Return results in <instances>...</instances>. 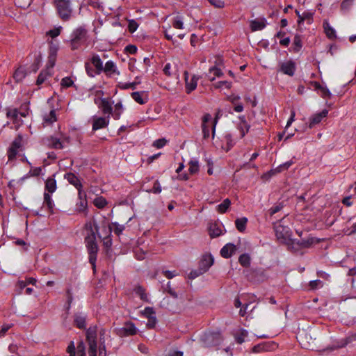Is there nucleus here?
I'll return each mask as SVG.
<instances>
[{
  "mask_svg": "<svg viewBox=\"0 0 356 356\" xmlns=\"http://www.w3.org/2000/svg\"><path fill=\"white\" fill-rule=\"evenodd\" d=\"M27 72L23 66H19L14 72L13 78L17 82L22 81L26 76Z\"/></svg>",
  "mask_w": 356,
  "mask_h": 356,
  "instance_id": "bb28decb",
  "label": "nucleus"
},
{
  "mask_svg": "<svg viewBox=\"0 0 356 356\" xmlns=\"http://www.w3.org/2000/svg\"><path fill=\"white\" fill-rule=\"evenodd\" d=\"M123 111V106L121 102H118L115 106V111H113V117L115 120H119Z\"/></svg>",
  "mask_w": 356,
  "mask_h": 356,
  "instance_id": "79ce46f5",
  "label": "nucleus"
},
{
  "mask_svg": "<svg viewBox=\"0 0 356 356\" xmlns=\"http://www.w3.org/2000/svg\"><path fill=\"white\" fill-rule=\"evenodd\" d=\"M212 72H213L214 76L211 77L209 75H208L209 79L211 81H213L215 80V76L221 77L223 76V73H222V70L216 66L212 67L209 69V74H211Z\"/></svg>",
  "mask_w": 356,
  "mask_h": 356,
  "instance_id": "a18cd8bd",
  "label": "nucleus"
},
{
  "mask_svg": "<svg viewBox=\"0 0 356 356\" xmlns=\"http://www.w3.org/2000/svg\"><path fill=\"white\" fill-rule=\"evenodd\" d=\"M56 181L53 177H49L45 181V190L49 193H53L56 190Z\"/></svg>",
  "mask_w": 356,
  "mask_h": 356,
  "instance_id": "7c9ffc66",
  "label": "nucleus"
},
{
  "mask_svg": "<svg viewBox=\"0 0 356 356\" xmlns=\"http://www.w3.org/2000/svg\"><path fill=\"white\" fill-rule=\"evenodd\" d=\"M101 103L99 105V108L102 109L104 114H107L108 116L113 113V107L111 104L109 102L107 98H102L100 99Z\"/></svg>",
  "mask_w": 356,
  "mask_h": 356,
  "instance_id": "412c9836",
  "label": "nucleus"
},
{
  "mask_svg": "<svg viewBox=\"0 0 356 356\" xmlns=\"http://www.w3.org/2000/svg\"><path fill=\"white\" fill-rule=\"evenodd\" d=\"M353 341H356V334L337 341V345L334 347H332L330 349L334 350L336 348H343L348 344L352 343Z\"/></svg>",
  "mask_w": 356,
  "mask_h": 356,
  "instance_id": "5701e85b",
  "label": "nucleus"
},
{
  "mask_svg": "<svg viewBox=\"0 0 356 356\" xmlns=\"http://www.w3.org/2000/svg\"><path fill=\"white\" fill-rule=\"evenodd\" d=\"M248 218L246 217L238 218L235 220L236 229L240 232H243L246 229Z\"/></svg>",
  "mask_w": 356,
  "mask_h": 356,
  "instance_id": "473e14b6",
  "label": "nucleus"
},
{
  "mask_svg": "<svg viewBox=\"0 0 356 356\" xmlns=\"http://www.w3.org/2000/svg\"><path fill=\"white\" fill-rule=\"evenodd\" d=\"M323 284V282L320 280H312L309 283V286L312 290H315L318 288L322 287Z\"/></svg>",
  "mask_w": 356,
  "mask_h": 356,
  "instance_id": "774afa93",
  "label": "nucleus"
},
{
  "mask_svg": "<svg viewBox=\"0 0 356 356\" xmlns=\"http://www.w3.org/2000/svg\"><path fill=\"white\" fill-rule=\"evenodd\" d=\"M141 314L143 316L146 317L147 318L149 316H152L155 315L156 312L153 307H147L145 308V309L141 312Z\"/></svg>",
  "mask_w": 356,
  "mask_h": 356,
  "instance_id": "0e129e2a",
  "label": "nucleus"
},
{
  "mask_svg": "<svg viewBox=\"0 0 356 356\" xmlns=\"http://www.w3.org/2000/svg\"><path fill=\"white\" fill-rule=\"evenodd\" d=\"M19 111L17 108L8 109L6 113L8 118L11 119L13 122H15L18 119Z\"/></svg>",
  "mask_w": 356,
  "mask_h": 356,
  "instance_id": "864d4df0",
  "label": "nucleus"
},
{
  "mask_svg": "<svg viewBox=\"0 0 356 356\" xmlns=\"http://www.w3.org/2000/svg\"><path fill=\"white\" fill-rule=\"evenodd\" d=\"M84 240L88 253L89 263L92 265V269L95 272L96 270V261L97 252L99 251L96 237L92 238L89 236H86Z\"/></svg>",
  "mask_w": 356,
  "mask_h": 356,
  "instance_id": "7ed1b4c3",
  "label": "nucleus"
},
{
  "mask_svg": "<svg viewBox=\"0 0 356 356\" xmlns=\"http://www.w3.org/2000/svg\"><path fill=\"white\" fill-rule=\"evenodd\" d=\"M296 67L293 60H289L281 64L280 70L285 74L292 76L295 74Z\"/></svg>",
  "mask_w": 356,
  "mask_h": 356,
  "instance_id": "dca6fc26",
  "label": "nucleus"
},
{
  "mask_svg": "<svg viewBox=\"0 0 356 356\" xmlns=\"http://www.w3.org/2000/svg\"><path fill=\"white\" fill-rule=\"evenodd\" d=\"M134 291L140 297L141 300L145 302H149L147 294L145 292V289L143 286L138 284L135 286Z\"/></svg>",
  "mask_w": 356,
  "mask_h": 356,
  "instance_id": "393cba45",
  "label": "nucleus"
},
{
  "mask_svg": "<svg viewBox=\"0 0 356 356\" xmlns=\"http://www.w3.org/2000/svg\"><path fill=\"white\" fill-rule=\"evenodd\" d=\"M184 80H185V88L186 92L187 94H190L192 91H193L197 88V81L199 77L196 76H193L191 79L188 80V72L185 71L184 73Z\"/></svg>",
  "mask_w": 356,
  "mask_h": 356,
  "instance_id": "f8f14e48",
  "label": "nucleus"
},
{
  "mask_svg": "<svg viewBox=\"0 0 356 356\" xmlns=\"http://www.w3.org/2000/svg\"><path fill=\"white\" fill-rule=\"evenodd\" d=\"M274 229L278 240H282L284 243L291 240L292 232L288 227L278 225H275Z\"/></svg>",
  "mask_w": 356,
  "mask_h": 356,
  "instance_id": "1a4fd4ad",
  "label": "nucleus"
},
{
  "mask_svg": "<svg viewBox=\"0 0 356 356\" xmlns=\"http://www.w3.org/2000/svg\"><path fill=\"white\" fill-rule=\"evenodd\" d=\"M213 86L217 89L221 88L223 86L227 89H230L232 88V83L227 81H220L213 84Z\"/></svg>",
  "mask_w": 356,
  "mask_h": 356,
  "instance_id": "e2e57ef3",
  "label": "nucleus"
},
{
  "mask_svg": "<svg viewBox=\"0 0 356 356\" xmlns=\"http://www.w3.org/2000/svg\"><path fill=\"white\" fill-rule=\"evenodd\" d=\"M327 113L328 111L327 109H324L321 112L313 115L309 118L308 127L309 129H312L315 125L319 124L322 121L323 118L327 115Z\"/></svg>",
  "mask_w": 356,
  "mask_h": 356,
  "instance_id": "2eb2a0df",
  "label": "nucleus"
},
{
  "mask_svg": "<svg viewBox=\"0 0 356 356\" xmlns=\"http://www.w3.org/2000/svg\"><path fill=\"white\" fill-rule=\"evenodd\" d=\"M42 172V169L40 167H37V168H35L33 169H31L29 172L25 176H24L23 177H22L19 181H23L24 179H27L28 177H29V176H33V177H38L40 175Z\"/></svg>",
  "mask_w": 356,
  "mask_h": 356,
  "instance_id": "c03bdc74",
  "label": "nucleus"
},
{
  "mask_svg": "<svg viewBox=\"0 0 356 356\" xmlns=\"http://www.w3.org/2000/svg\"><path fill=\"white\" fill-rule=\"evenodd\" d=\"M60 86L63 88H69L74 86V81L70 77H65L62 79Z\"/></svg>",
  "mask_w": 356,
  "mask_h": 356,
  "instance_id": "680f3d73",
  "label": "nucleus"
},
{
  "mask_svg": "<svg viewBox=\"0 0 356 356\" xmlns=\"http://www.w3.org/2000/svg\"><path fill=\"white\" fill-rule=\"evenodd\" d=\"M164 292L168 293L171 297L175 299L178 298L177 293L171 287L170 282H168L164 288Z\"/></svg>",
  "mask_w": 356,
  "mask_h": 356,
  "instance_id": "4d7b16f0",
  "label": "nucleus"
},
{
  "mask_svg": "<svg viewBox=\"0 0 356 356\" xmlns=\"http://www.w3.org/2000/svg\"><path fill=\"white\" fill-rule=\"evenodd\" d=\"M54 5L56 9L58 17L63 21H68L72 15L71 0H54Z\"/></svg>",
  "mask_w": 356,
  "mask_h": 356,
  "instance_id": "f03ea898",
  "label": "nucleus"
},
{
  "mask_svg": "<svg viewBox=\"0 0 356 356\" xmlns=\"http://www.w3.org/2000/svg\"><path fill=\"white\" fill-rule=\"evenodd\" d=\"M86 316L81 313H76L74 315V325L79 329H86Z\"/></svg>",
  "mask_w": 356,
  "mask_h": 356,
  "instance_id": "6ab92c4d",
  "label": "nucleus"
},
{
  "mask_svg": "<svg viewBox=\"0 0 356 356\" xmlns=\"http://www.w3.org/2000/svg\"><path fill=\"white\" fill-rule=\"evenodd\" d=\"M239 119L241 120V123L238 125V129L241 131V138H243L245 136V134L248 132L250 126L246 122L245 117L244 115L240 116Z\"/></svg>",
  "mask_w": 356,
  "mask_h": 356,
  "instance_id": "a878e982",
  "label": "nucleus"
},
{
  "mask_svg": "<svg viewBox=\"0 0 356 356\" xmlns=\"http://www.w3.org/2000/svg\"><path fill=\"white\" fill-rule=\"evenodd\" d=\"M42 60V56L41 52H38L37 55L35 56L34 61L30 66L31 72L35 73L40 67L41 63Z\"/></svg>",
  "mask_w": 356,
  "mask_h": 356,
  "instance_id": "cd10ccee",
  "label": "nucleus"
},
{
  "mask_svg": "<svg viewBox=\"0 0 356 356\" xmlns=\"http://www.w3.org/2000/svg\"><path fill=\"white\" fill-rule=\"evenodd\" d=\"M293 51L299 52L302 47V37L300 35L296 34L293 38Z\"/></svg>",
  "mask_w": 356,
  "mask_h": 356,
  "instance_id": "a19ab883",
  "label": "nucleus"
},
{
  "mask_svg": "<svg viewBox=\"0 0 356 356\" xmlns=\"http://www.w3.org/2000/svg\"><path fill=\"white\" fill-rule=\"evenodd\" d=\"M57 120L55 110H51L48 115L44 117V122L51 124Z\"/></svg>",
  "mask_w": 356,
  "mask_h": 356,
  "instance_id": "603ef678",
  "label": "nucleus"
},
{
  "mask_svg": "<svg viewBox=\"0 0 356 356\" xmlns=\"http://www.w3.org/2000/svg\"><path fill=\"white\" fill-rule=\"evenodd\" d=\"M97 326L90 327L86 331V341L89 346V356H97Z\"/></svg>",
  "mask_w": 356,
  "mask_h": 356,
  "instance_id": "20e7f679",
  "label": "nucleus"
},
{
  "mask_svg": "<svg viewBox=\"0 0 356 356\" xmlns=\"http://www.w3.org/2000/svg\"><path fill=\"white\" fill-rule=\"evenodd\" d=\"M84 229L88 232L86 236L94 238L97 236L99 238H102V236L99 233V227L94 218L85 224Z\"/></svg>",
  "mask_w": 356,
  "mask_h": 356,
  "instance_id": "6e6552de",
  "label": "nucleus"
},
{
  "mask_svg": "<svg viewBox=\"0 0 356 356\" xmlns=\"http://www.w3.org/2000/svg\"><path fill=\"white\" fill-rule=\"evenodd\" d=\"M109 124V116L107 117H93L92 131H97L100 129L106 128Z\"/></svg>",
  "mask_w": 356,
  "mask_h": 356,
  "instance_id": "ddd939ff",
  "label": "nucleus"
},
{
  "mask_svg": "<svg viewBox=\"0 0 356 356\" xmlns=\"http://www.w3.org/2000/svg\"><path fill=\"white\" fill-rule=\"evenodd\" d=\"M103 245L106 249V254H108L111 251V248L112 246V238L111 236H104L102 238Z\"/></svg>",
  "mask_w": 356,
  "mask_h": 356,
  "instance_id": "37998d69",
  "label": "nucleus"
},
{
  "mask_svg": "<svg viewBox=\"0 0 356 356\" xmlns=\"http://www.w3.org/2000/svg\"><path fill=\"white\" fill-rule=\"evenodd\" d=\"M231 205V201L229 198L225 199L222 203L218 205L217 211L220 213H225L227 212L228 208Z\"/></svg>",
  "mask_w": 356,
  "mask_h": 356,
  "instance_id": "4c0bfd02",
  "label": "nucleus"
},
{
  "mask_svg": "<svg viewBox=\"0 0 356 356\" xmlns=\"http://www.w3.org/2000/svg\"><path fill=\"white\" fill-rule=\"evenodd\" d=\"M204 340L207 346H216L221 343L222 337L220 332H209L204 334Z\"/></svg>",
  "mask_w": 356,
  "mask_h": 356,
  "instance_id": "9b49d317",
  "label": "nucleus"
},
{
  "mask_svg": "<svg viewBox=\"0 0 356 356\" xmlns=\"http://www.w3.org/2000/svg\"><path fill=\"white\" fill-rule=\"evenodd\" d=\"M62 27L59 26L57 28H54L53 29L49 30L47 34L49 35L51 38H54L58 36L60 34Z\"/></svg>",
  "mask_w": 356,
  "mask_h": 356,
  "instance_id": "338daca9",
  "label": "nucleus"
},
{
  "mask_svg": "<svg viewBox=\"0 0 356 356\" xmlns=\"http://www.w3.org/2000/svg\"><path fill=\"white\" fill-rule=\"evenodd\" d=\"M145 91L133 92L131 94V97L138 104H145L147 102V97L144 99L143 95H145Z\"/></svg>",
  "mask_w": 356,
  "mask_h": 356,
  "instance_id": "f704fd0d",
  "label": "nucleus"
},
{
  "mask_svg": "<svg viewBox=\"0 0 356 356\" xmlns=\"http://www.w3.org/2000/svg\"><path fill=\"white\" fill-rule=\"evenodd\" d=\"M66 294H67V302H66V305H65V310H66V314H68L69 311L71 307V304L73 300V297H72V294L70 289H67Z\"/></svg>",
  "mask_w": 356,
  "mask_h": 356,
  "instance_id": "3c124183",
  "label": "nucleus"
},
{
  "mask_svg": "<svg viewBox=\"0 0 356 356\" xmlns=\"http://www.w3.org/2000/svg\"><path fill=\"white\" fill-rule=\"evenodd\" d=\"M318 242L319 240L311 236L307 239L297 240L296 245H298L302 250L303 248H309L314 243H318Z\"/></svg>",
  "mask_w": 356,
  "mask_h": 356,
  "instance_id": "4be33fe9",
  "label": "nucleus"
},
{
  "mask_svg": "<svg viewBox=\"0 0 356 356\" xmlns=\"http://www.w3.org/2000/svg\"><path fill=\"white\" fill-rule=\"evenodd\" d=\"M103 71L108 75L111 73H115L120 74V72L117 70L115 63L111 61H107L105 64Z\"/></svg>",
  "mask_w": 356,
  "mask_h": 356,
  "instance_id": "72a5a7b5",
  "label": "nucleus"
},
{
  "mask_svg": "<svg viewBox=\"0 0 356 356\" xmlns=\"http://www.w3.org/2000/svg\"><path fill=\"white\" fill-rule=\"evenodd\" d=\"M85 68L87 74L90 77H94L95 75L98 74L96 73V70L94 69L91 64L88 62H86L85 63Z\"/></svg>",
  "mask_w": 356,
  "mask_h": 356,
  "instance_id": "bf43d9fd",
  "label": "nucleus"
},
{
  "mask_svg": "<svg viewBox=\"0 0 356 356\" xmlns=\"http://www.w3.org/2000/svg\"><path fill=\"white\" fill-rule=\"evenodd\" d=\"M209 236L215 238L222 234V230L217 223H211L209 227Z\"/></svg>",
  "mask_w": 356,
  "mask_h": 356,
  "instance_id": "c85d7f7f",
  "label": "nucleus"
},
{
  "mask_svg": "<svg viewBox=\"0 0 356 356\" xmlns=\"http://www.w3.org/2000/svg\"><path fill=\"white\" fill-rule=\"evenodd\" d=\"M51 76V72H50V70H49L46 68L42 70L40 72V74L37 78L36 84L38 86L42 84L46 81L47 77Z\"/></svg>",
  "mask_w": 356,
  "mask_h": 356,
  "instance_id": "c756f323",
  "label": "nucleus"
},
{
  "mask_svg": "<svg viewBox=\"0 0 356 356\" xmlns=\"http://www.w3.org/2000/svg\"><path fill=\"white\" fill-rule=\"evenodd\" d=\"M145 191L148 193L159 194L161 192L162 189L159 180H156L152 188L145 189Z\"/></svg>",
  "mask_w": 356,
  "mask_h": 356,
  "instance_id": "09e8293b",
  "label": "nucleus"
},
{
  "mask_svg": "<svg viewBox=\"0 0 356 356\" xmlns=\"http://www.w3.org/2000/svg\"><path fill=\"white\" fill-rule=\"evenodd\" d=\"M116 334L120 337L135 335L137 333V328L131 321H127L124 326L115 330Z\"/></svg>",
  "mask_w": 356,
  "mask_h": 356,
  "instance_id": "0eeeda50",
  "label": "nucleus"
},
{
  "mask_svg": "<svg viewBox=\"0 0 356 356\" xmlns=\"http://www.w3.org/2000/svg\"><path fill=\"white\" fill-rule=\"evenodd\" d=\"M323 28L325 29V33L329 39L333 40L337 38L335 30L330 26L328 22H323Z\"/></svg>",
  "mask_w": 356,
  "mask_h": 356,
  "instance_id": "c9c22d12",
  "label": "nucleus"
},
{
  "mask_svg": "<svg viewBox=\"0 0 356 356\" xmlns=\"http://www.w3.org/2000/svg\"><path fill=\"white\" fill-rule=\"evenodd\" d=\"M214 259L211 254H206L202 256V258L199 262V268L206 273L209 268L213 264Z\"/></svg>",
  "mask_w": 356,
  "mask_h": 356,
  "instance_id": "4468645a",
  "label": "nucleus"
},
{
  "mask_svg": "<svg viewBox=\"0 0 356 356\" xmlns=\"http://www.w3.org/2000/svg\"><path fill=\"white\" fill-rule=\"evenodd\" d=\"M266 26V19L265 18L255 19L250 22V29L252 31H257L264 29Z\"/></svg>",
  "mask_w": 356,
  "mask_h": 356,
  "instance_id": "a211bd4d",
  "label": "nucleus"
},
{
  "mask_svg": "<svg viewBox=\"0 0 356 356\" xmlns=\"http://www.w3.org/2000/svg\"><path fill=\"white\" fill-rule=\"evenodd\" d=\"M102 232L105 234V236H111L112 232V226L105 220L103 221L102 225Z\"/></svg>",
  "mask_w": 356,
  "mask_h": 356,
  "instance_id": "5fc2aeb1",
  "label": "nucleus"
},
{
  "mask_svg": "<svg viewBox=\"0 0 356 356\" xmlns=\"http://www.w3.org/2000/svg\"><path fill=\"white\" fill-rule=\"evenodd\" d=\"M43 204L47 207V209L51 214L54 213V203L51 199V195L49 193H44Z\"/></svg>",
  "mask_w": 356,
  "mask_h": 356,
  "instance_id": "2f4dec72",
  "label": "nucleus"
},
{
  "mask_svg": "<svg viewBox=\"0 0 356 356\" xmlns=\"http://www.w3.org/2000/svg\"><path fill=\"white\" fill-rule=\"evenodd\" d=\"M23 149V136L22 134H18L8 149L7 155L8 161L15 160L17 154Z\"/></svg>",
  "mask_w": 356,
  "mask_h": 356,
  "instance_id": "423d86ee",
  "label": "nucleus"
},
{
  "mask_svg": "<svg viewBox=\"0 0 356 356\" xmlns=\"http://www.w3.org/2000/svg\"><path fill=\"white\" fill-rule=\"evenodd\" d=\"M47 140L49 142L48 145L54 149H61L63 148V145L60 142V139L57 138H54L53 136H50L47 138Z\"/></svg>",
  "mask_w": 356,
  "mask_h": 356,
  "instance_id": "e433bc0d",
  "label": "nucleus"
},
{
  "mask_svg": "<svg viewBox=\"0 0 356 356\" xmlns=\"http://www.w3.org/2000/svg\"><path fill=\"white\" fill-rule=\"evenodd\" d=\"M58 50V44L54 43L53 41H50L49 47L48 60L46 65V69L50 70V69L53 68L55 66Z\"/></svg>",
  "mask_w": 356,
  "mask_h": 356,
  "instance_id": "9d476101",
  "label": "nucleus"
},
{
  "mask_svg": "<svg viewBox=\"0 0 356 356\" xmlns=\"http://www.w3.org/2000/svg\"><path fill=\"white\" fill-rule=\"evenodd\" d=\"M112 229L113 228V232L117 236H120L123 230L124 229V226L122 225H120L118 222H114L111 223Z\"/></svg>",
  "mask_w": 356,
  "mask_h": 356,
  "instance_id": "6e6d98bb",
  "label": "nucleus"
},
{
  "mask_svg": "<svg viewBox=\"0 0 356 356\" xmlns=\"http://www.w3.org/2000/svg\"><path fill=\"white\" fill-rule=\"evenodd\" d=\"M88 31L85 26H81L73 31L70 40L72 51L78 49L87 40Z\"/></svg>",
  "mask_w": 356,
  "mask_h": 356,
  "instance_id": "f257e3e1",
  "label": "nucleus"
},
{
  "mask_svg": "<svg viewBox=\"0 0 356 356\" xmlns=\"http://www.w3.org/2000/svg\"><path fill=\"white\" fill-rule=\"evenodd\" d=\"M91 64L95 67L96 73L101 74L103 72V63L98 55H94L90 59Z\"/></svg>",
  "mask_w": 356,
  "mask_h": 356,
  "instance_id": "b1692460",
  "label": "nucleus"
},
{
  "mask_svg": "<svg viewBox=\"0 0 356 356\" xmlns=\"http://www.w3.org/2000/svg\"><path fill=\"white\" fill-rule=\"evenodd\" d=\"M296 243H297V240L292 239L291 238L290 241H285L284 243L287 245L288 249L290 251H291L293 253H297L300 250H301V249L298 245H296Z\"/></svg>",
  "mask_w": 356,
  "mask_h": 356,
  "instance_id": "58836bf2",
  "label": "nucleus"
},
{
  "mask_svg": "<svg viewBox=\"0 0 356 356\" xmlns=\"http://www.w3.org/2000/svg\"><path fill=\"white\" fill-rule=\"evenodd\" d=\"M247 335L248 331L245 330H241L240 333L236 334L235 340L238 343L241 344L244 342V339Z\"/></svg>",
  "mask_w": 356,
  "mask_h": 356,
  "instance_id": "13d9d810",
  "label": "nucleus"
},
{
  "mask_svg": "<svg viewBox=\"0 0 356 356\" xmlns=\"http://www.w3.org/2000/svg\"><path fill=\"white\" fill-rule=\"evenodd\" d=\"M236 250V246L234 244L231 243H227L220 250V255L225 259L230 258L234 254H235Z\"/></svg>",
  "mask_w": 356,
  "mask_h": 356,
  "instance_id": "f3484780",
  "label": "nucleus"
},
{
  "mask_svg": "<svg viewBox=\"0 0 356 356\" xmlns=\"http://www.w3.org/2000/svg\"><path fill=\"white\" fill-rule=\"evenodd\" d=\"M293 163L292 161H287L282 165H280L275 168L277 172H282L284 170H286Z\"/></svg>",
  "mask_w": 356,
  "mask_h": 356,
  "instance_id": "69168bd1",
  "label": "nucleus"
},
{
  "mask_svg": "<svg viewBox=\"0 0 356 356\" xmlns=\"http://www.w3.org/2000/svg\"><path fill=\"white\" fill-rule=\"evenodd\" d=\"M247 279L251 282H263L268 279L266 270L261 267L252 268L246 270Z\"/></svg>",
  "mask_w": 356,
  "mask_h": 356,
  "instance_id": "39448f33",
  "label": "nucleus"
},
{
  "mask_svg": "<svg viewBox=\"0 0 356 356\" xmlns=\"http://www.w3.org/2000/svg\"><path fill=\"white\" fill-rule=\"evenodd\" d=\"M190 167L188 171L190 174L193 175L197 173L199 171V165L197 161H191L189 163Z\"/></svg>",
  "mask_w": 356,
  "mask_h": 356,
  "instance_id": "052dcab7",
  "label": "nucleus"
},
{
  "mask_svg": "<svg viewBox=\"0 0 356 356\" xmlns=\"http://www.w3.org/2000/svg\"><path fill=\"white\" fill-rule=\"evenodd\" d=\"M250 257L248 254L244 253L240 255L238 258L239 264L245 268L249 267L250 266Z\"/></svg>",
  "mask_w": 356,
  "mask_h": 356,
  "instance_id": "ea45409f",
  "label": "nucleus"
},
{
  "mask_svg": "<svg viewBox=\"0 0 356 356\" xmlns=\"http://www.w3.org/2000/svg\"><path fill=\"white\" fill-rule=\"evenodd\" d=\"M87 199L83 198L82 199V200H79V202L76 203V211H78L79 213L83 212L87 209Z\"/></svg>",
  "mask_w": 356,
  "mask_h": 356,
  "instance_id": "8fccbe9b",
  "label": "nucleus"
},
{
  "mask_svg": "<svg viewBox=\"0 0 356 356\" xmlns=\"http://www.w3.org/2000/svg\"><path fill=\"white\" fill-rule=\"evenodd\" d=\"M140 82L138 81H134V82H129V83H119L118 84V87L120 88V89H122V90H126V89H129V88H131L132 90H135L136 88V86L138 84H139Z\"/></svg>",
  "mask_w": 356,
  "mask_h": 356,
  "instance_id": "49530a36",
  "label": "nucleus"
},
{
  "mask_svg": "<svg viewBox=\"0 0 356 356\" xmlns=\"http://www.w3.org/2000/svg\"><path fill=\"white\" fill-rule=\"evenodd\" d=\"M68 182L73 185L76 188H82V184L80 179L72 172H67L64 176Z\"/></svg>",
  "mask_w": 356,
  "mask_h": 356,
  "instance_id": "aec40b11",
  "label": "nucleus"
},
{
  "mask_svg": "<svg viewBox=\"0 0 356 356\" xmlns=\"http://www.w3.org/2000/svg\"><path fill=\"white\" fill-rule=\"evenodd\" d=\"M94 205L98 209H103L106 204V200L102 197H97L93 201Z\"/></svg>",
  "mask_w": 356,
  "mask_h": 356,
  "instance_id": "de8ad7c7",
  "label": "nucleus"
}]
</instances>
